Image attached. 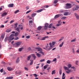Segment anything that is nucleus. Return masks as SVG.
I'll use <instances>...</instances> for the list:
<instances>
[{"label": "nucleus", "instance_id": "f257e3e1", "mask_svg": "<svg viewBox=\"0 0 79 79\" xmlns=\"http://www.w3.org/2000/svg\"><path fill=\"white\" fill-rule=\"evenodd\" d=\"M49 45L50 46V47H49V46H46V49L45 50H50L51 49H52L53 47V45L52 44V43H50L49 44Z\"/></svg>", "mask_w": 79, "mask_h": 79}, {"label": "nucleus", "instance_id": "f03ea898", "mask_svg": "<svg viewBox=\"0 0 79 79\" xmlns=\"http://www.w3.org/2000/svg\"><path fill=\"white\" fill-rule=\"evenodd\" d=\"M35 49L37 50L38 52H40L39 53L42 54L43 55H44V53L42 52V49L40 48H35Z\"/></svg>", "mask_w": 79, "mask_h": 79}, {"label": "nucleus", "instance_id": "7ed1b4c3", "mask_svg": "<svg viewBox=\"0 0 79 79\" xmlns=\"http://www.w3.org/2000/svg\"><path fill=\"white\" fill-rule=\"evenodd\" d=\"M66 5V6L65 7L66 9H69L72 7V5L70 3H67Z\"/></svg>", "mask_w": 79, "mask_h": 79}, {"label": "nucleus", "instance_id": "20e7f679", "mask_svg": "<svg viewBox=\"0 0 79 79\" xmlns=\"http://www.w3.org/2000/svg\"><path fill=\"white\" fill-rule=\"evenodd\" d=\"M72 66H71V64H69L68 65V67L66 66H64V70H69V68H71Z\"/></svg>", "mask_w": 79, "mask_h": 79}, {"label": "nucleus", "instance_id": "39448f33", "mask_svg": "<svg viewBox=\"0 0 79 79\" xmlns=\"http://www.w3.org/2000/svg\"><path fill=\"white\" fill-rule=\"evenodd\" d=\"M5 33H3L1 35V38H0V41L3 40L5 38Z\"/></svg>", "mask_w": 79, "mask_h": 79}, {"label": "nucleus", "instance_id": "423d86ee", "mask_svg": "<svg viewBox=\"0 0 79 79\" xmlns=\"http://www.w3.org/2000/svg\"><path fill=\"white\" fill-rule=\"evenodd\" d=\"M21 42L20 41L15 43V45L16 46V47H19V46H20V45H21Z\"/></svg>", "mask_w": 79, "mask_h": 79}, {"label": "nucleus", "instance_id": "0eeeda50", "mask_svg": "<svg viewBox=\"0 0 79 79\" xmlns=\"http://www.w3.org/2000/svg\"><path fill=\"white\" fill-rule=\"evenodd\" d=\"M15 36V35L14 34H11L9 37L10 40H14V37H13Z\"/></svg>", "mask_w": 79, "mask_h": 79}, {"label": "nucleus", "instance_id": "6e6552de", "mask_svg": "<svg viewBox=\"0 0 79 79\" xmlns=\"http://www.w3.org/2000/svg\"><path fill=\"white\" fill-rule=\"evenodd\" d=\"M73 70V69H72L71 68L70 69H69V70H67V71H66V72L67 74H69L71 72H72Z\"/></svg>", "mask_w": 79, "mask_h": 79}, {"label": "nucleus", "instance_id": "1a4fd4ad", "mask_svg": "<svg viewBox=\"0 0 79 79\" xmlns=\"http://www.w3.org/2000/svg\"><path fill=\"white\" fill-rule=\"evenodd\" d=\"M21 26V25H19L18 26V27H17L16 29H15L16 31H18L19 32H20V31L19 30V29H20V27Z\"/></svg>", "mask_w": 79, "mask_h": 79}, {"label": "nucleus", "instance_id": "9d476101", "mask_svg": "<svg viewBox=\"0 0 79 79\" xmlns=\"http://www.w3.org/2000/svg\"><path fill=\"white\" fill-rule=\"evenodd\" d=\"M33 21H32V20H31L29 21V26H31V27H32L31 26H33Z\"/></svg>", "mask_w": 79, "mask_h": 79}, {"label": "nucleus", "instance_id": "9b49d317", "mask_svg": "<svg viewBox=\"0 0 79 79\" xmlns=\"http://www.w3.org/2000/svg\"><path fill=\"white\" fill-rule=\"evenodd\" d=\"M61 15H62V14L60 15V14H58L56 15L54 19H56L57 18H59V17H60V16H61Z\"/></svg>", "mask_w": 79, "mask_h": 79}, {"label": "nucleus", "instance_id": "f8f14e48", "mask_svg": "<svg viewBox=\"0 0 79 79\" xmlns=\"http://www.w3.org/2000/svg\"><path fill=\"white\" fill-rule=\"evenodd\" d=\"M79 6H76V7H73V11H75V10H77L78 9H79Z\"/></svg>", "mask_w": 79, "mask_h": 79}, {"label": "nucleus", "instance_id": "ddd939ff", "mask_svg": "<svg viewBox=\"0 0 79 79\" xmlns=\"http://www.w3.org/2000/svg\"><path fill=\"white\" fill-rule=\"evenodd\" d=\"M48 37H49L48 36H46L42 38H41V39H40V40H45V39H48Z\"/></svg>", "mask_w": 79, "mask_h": 79}, {"label": "nucleus", "instance_id": "4468645a", "mask_svg": "<svg viewBox=\"0 0 79 79\" xmlns=\"http://www.w3.org/2000/svg\"><path fill=\"white\" fill-rule=\"evenodd\" d=\"M74 15L75 16H76L77 19L78 20H79V15H78L76 13H74Z\"/></svg>", "mask_w": 79, "mask_h": 79}, {"label": "nucleus", "instance_id": "2eb2a0df", "mask_svg": "<svg viewBox=\"0 0 79 79\" xmlns=\"http://www.w3.org/2000/svg\"><path fill=\"white\" fill-rule=\"evenodd\" d=\"M58 24L56 25V27H59V26H60L61 24V23L60 21H58Z\"/></svg>", "mask_w": 79, "mask_h": 79}, {"label": "nucleus", "instance_id": "dca6fc26", "mask_svg": "<svg viewBox=\"0 0 79 79\" xmlns=\"http://www.w3.org/2000/svg\"><path fill=\"white\" fill-rule=\"evenodd\" d=\"M7 40H11L10 38L8 37H6L5 39V40H4L5 42H6Z\"/></svg>", "mask_w": 79, "mask_h": 79}, {"label": "nucleus", "instance_id": "f3484780", "mask_svg": "<svg viewBox=\"0 0 79 79\" xmlns=\"http://www.w3.org/2000/svg\"><path fill=\"white\" fill-rule=\"evenodd\" d=\"M13 5H14V4H10L8 6L9 8L13 7Z\"/></svg>", "mask_w": 79, "mask_h": 79}, {"label": "nucleus", "instance_id": "a211bd4d", "mask_svg": "<svg viewBox=\"0 0 79 79\" xmlns=\"http://www.w3.org/2000/svg\"><path fill=\"white\" fill-rule=\"evenodd\" d=\"M42 26H40L38 27L37 28L38 31H40V30H41V29H42Z\"/></svg>", "mask_w": 79, "mask_h": 79}, {"label": "nucleus", "instance_id": "6ab92c4d", "mask_svg": "<svg viewBox=\"0 0 79 79\" xmlns=\"http://www.w3.org/2000/svg\"><path fill=\"white\" fill-rule=\"evenodd\" d=\"M6 15H7V13L4 12L2 15L1 16H6Z\"/></svg>", "mask_w": 79, "mask_h": 79}, {"label": "nucleus", "instance_id": "aec40b11", "mask_svg": "<svg viewBox=\"0 0 79 79\" xmlns=\"http://www.w3.org/2000/svg\"><path fill=\"white\" fill-rule=\"evenodd\" d=\"M13 78V77H9L6 78V79H12Z\"/></svg>", "mask_w": 79, "mask_h": 79}, {"label": "nucleus", "instance_id": "412c9836", "mask_svg": "<svg viewBox=\"0 0 79 79\" xmlns=\"http://www.w3.org/2000/svg\"><path fill=\"white\" fill-rule=\"evenodd\" d=\"M31 56H28L27 58V61H29L30 60V59H31Z\"/></svg>", "mask_w": 79, "mask_h": 79}, {"label": "nucleus", "instance_id": "4be33fe9", "mask_svg": "<svg viewBox=\"0 0 79 79\" xmlns=\"http://www.w3.org/2000/svg\"><path fill=\"white\" fill-rule=\"evenodd\" d=\"M7 69L10 71H11L12 70V68H11L10 67H8L7 68Z\"/></svg>", "mask_w": 79, "mask_h": 79}, {"label": "nucleus", "instance_id": "5701e85b", "mask_svg": "<svg viewBox=\"0 0 79 79\" xmlns=\"http://www.w3.org/2000/svg\"><path fill=\"white\" fill-rule=\"evenodd\" d=\"M64 37H62L59 40V41H58V42H60V41H61L62 40H63V39H64Z\"/></svg>", "mask_w": 79, "mask_h": 79}, {"label": "nucleus", "instance_id": "b1692460", "mask_svg": "<svg viewBox=\"0 0 79 79\" xmlns=\"http://www.w3.org/2000/svg\"><path fill=\"white\" fill-rule=\"evenodd\" d=\"M36 55L38 57H40L41 56V55L39 53H36Z\"/></svg>", "mask_w": 79, "mask_h": 79}, {"label": "nucleus", "instance_id": "393cba45", "mask_svg": "<svg viewBox=\"0 0 79 79\" xmlns=\"http://www.w3.org/2000/svg\"><path fill=\"white\" fill-rule=\"evenodd\" d=\"M32 56L33 58H34V59L35 60L36 58V56H35V55L34 54H32Z\"/></svg>", "mask_w": 79, "mask_h": 79}, {"label": "nucleus", "instance_id": "a878e982", "mask_svg": "<svg viewBox=\"0 0 79 79\" xmlns=\"http://www.w3.org/2000/svg\"><path fill=\"white\" fill-rule=\"evenodd\" d=\"M18 34H19V32H17L15 34V37H17L18 35Z\"/></svg>", "mask_w": 79, "mask_h": 79}, {"label": "nucleus", "instance_id": "bb28decb", "mask_svg": "<svg viewBox=\"0 0 79 79\" xmlns=\"http://www.w3.org/2000/svg\"><path fill=\"white\" fill-rule=\"evenodd\" d=\"M19 62V58H18L17 59V60L16 61V64H17V63H18Z\"/></svg>", "mask_w": 79, "mask_h": 79}, {"label": "nucleus", "instance_id": "cd10ccee", "mask_svg": "<svg viewBox=\"0 0 79 79\" xmlns=\"http://www.w3.org/2000/svg\"><path fill=\"white\" fill-rule=\"evenodd\" d=\"M62 74V69H60L59 70V74L61 75Z\"/></svg>", "mask_w": 79, "mask_h": 79}, {"label": "nucleus", "instance_id": "c85d7f7f", "mask_svg": "<svg viewBox=\"0 0 79 79\" xmlns=\"http://www.w3.org/2000/svg\"><path fill=\"white\" fill-rule=\"evenodd\" d=\"M14 26H15L14 27V28H16L18 26V23H15L14 24Z\"/></svg>", "mask_w": 79, "mask_h": 79}, {"label": "nucleus", "instance_id": "c756f323", "mask_svg": "<svg viewBox=\"0 0 79 79\" xmlns=\"http://www.w3.org/2000/svg\"><path fill=\"white\" fill-rule=\"evenodd\" d=\"M52 25H53V24H52V23H51L50 25H49L48 27L49 29H50V28H51L52 27Z\"/></svg>", "mask_w": 79, "mask_h": 79}, {"label": "nucleus", "instance_id": "7c9ffc66", "mask_svg": "<svg viewBox=\"0 0 79 79\" xmlns=\"http://www.w3.org/2000/svg\"><path fill=\"white\" fill-rule=\"evenodd\" d=\"M63 44H64V42H62V44L59 45L60 47H63Z\"/></svg>", "mask_w": 79, "mask_h": 79}, {"label": "nucleus", "instance_id": "2f4dec72", "mask_svg": "<svg viewBox=\"0 0 79 79\" xmlns=\"http://www.w3.org/2000/svg\"><path fill=\"white\" fill-rule=\"evenodd\" d=\"M64 16H68V12H66L64 13Z\"/></svg>", "mask_w": 79, "mask_h": 79}, {"label": "nucleus", "instance_id": "473e14b6", "mask_svg": "<svg viewBox=\"0 0 79 79\" xmlns=\"http://www.w3.org/2000/svg\"><path fill=\"white\" fill-rule=\"evenodd\" d=\"M55 74V70H54L52 71V74L53 75V74Z\"/></svg>", "mask_w": 79, "mask_h": 79}, {"label": "nucleus", "instance_id": "72a5a7b5", "mask_svg": "<svg viewBox=\"0 0 79 79\" xmlns=\"http://www.w3.org/2000/svg\"><path fill=\"white\" fill-rule=\"evenodd\" d=\"M41 11H42V9L38 10L36 11V12H37V13H40V12H41Z\"/></svg>", "mask_w": 79, "mask_h": 79}, {"label": "nucleus", "instance_id": "f704fd0d", "mask_svg": "<svg viewBox=\"0 0 79 79\" xmlns=\"http://www.w3.org/2000/svg\"><path fill=\"white\" fill-rule=\"evenodd\" d=\"M23 48H21L19 49V52H21L22 50H23Z\"/></svg>", "mask_w": 79, "mask_h": 79}, {"label": "nucleus", "instance_id": "c9c22d12", "mask_svg": "<svg viewBox=\"0 0 79 79\" xmlns=\"http://www.w3.org/2000/svg\"><path fill=\"white\" fill-rule=\"evenodd\" d=\"M36 15V13L33 14L31 15V16H32V17H34L35 16V15Z\"/></svg>", "mask_w": 79, "mask_h": 79}, {"label": "nucleus", "instance_id": "e433bc0d", "mask_svg": "<svg viewBox=\"0 0 79 79\" xmlns=\"http://www.w3.org/2000/svg\"><path fill=\"white\" fill-rule=\"evenodd\" d=\"M51 62L50 60H48L47 61V63L48 64H50Z\"/></svg>", "mask_w": 79, "mask_h": 79}, {"label": "nucleus", "instance_id": "4c0bfd02", "mask_svg": "<svg viewBox=\"0 0 79 79\" xmlns=\"http://www.w3.org/2000/svg\"><path fill=\"white\" fill-rule=\"evenodd\" d=\"M48 66V64H47V65L44 66V69H46L47 68Z\"/></svg>", "mask_w": 79, "mask_h": 79}, {"label": "nucleus", "instance_id": "58836bf2", "mask_svg": "<svg viewBox=\"0 0 79 79\" xmlns=\"http://www.w3.org/2000/svg\"><path fill=\"white\" fill-rule=\"evenodd\" d=\"M6 32H11V30H6Z\"/></svg>", "mask_w": 79, "mask_h": 79}, {"label": "nucleus", "instance_id": "ea45409f", "mask_svg": "<svg viewBox=\"0 0 79 79\" xmlns=\"http://www.w3.org/2000/svg\"><path fill=\"white\" fill-rule=\"evenodd\" d=\"M48 23H46L44 24V26H46V27H48Z\"/></svg>", "mask_w": 79, "mask_h": 79}, {"label": "nucleus", "instance_id": "a19ab883", "mask_svg": "<svg viewBox=\"0 0 79 79\" xmlns=\"http://www.w3.org/2000/svg\"><path fill=\"white\" fill-rule=\"evenodd\" d=\"M57 2H58V0H55L54 2V3L55 4H56V3H57Z\"/></svg>", "mask_w": 79, "mask_h": 79}, {"label": "nucleus", "instance_id": "79ce46f5", "mask_svg": "<svg viewBox=\"0 0 79 79\" xmlns=\"http://www.w3.org/2000/svg\"><path fill=\"white\" fill-rule=\"evenodd\" d=\"M44 30H47V29H48V27L44 26Z\"/></svg>", "mask_w": 79, "mask_h": 79}, {"label": "nucleus", "instance_id": "37998d69", "mask_svg": "<svg viewBox=\"0 0 79 79\" xmlns=\"http://www.w3.org/2000/svg\"><path fill=\"white\" fill-rule=\"evenodd\" d=\"M19 10H16L14 13L15 14H16V13H18V12H19Z\"/></svg>", "mask_w": 79, "mask_h": 79}, {"label": "nucleus", "instance_id": "c03bdc74", "mask_svg": "<svg viewBox=\"0 0 79 79\" xmlns=\"http://www.w3.org/2000/svg\"><path fill=\"white\" fill-rule=\"evenodd\" d=\"M45 61V59H41L40 60V62H43V61Z\"/></svg>", "mask_w": 79, "mask_h": 79}, {"label": "nucleus", "instance_id": "a18cd8bd", "mask_svg": "<svg viewBox=\"0 0 79 79\" xmlns=\"http://www.w3.org/2000/svg\"><path fill=\"white\" fill-rule=\"evenodd\" d=\"M24 69L26 71H28V70H29V69H28V68H27L26 67H24Z\"/></svg>", "mask_w": 79, "mask_h": 79}, {"label": "nucleus", "instance_id": "49530a36", "mask_svg": "<svg viewBox=\"0 0 79 79\" xmlns=\"http://www.w3.org/2000/svg\"><path fill=\"white\" fill-rule=\"evenodd\" d=\"M31 11H32V10H29L27 11L26 13V14H28V13H30Z\"/></svg>", "mask_w": 79, "mask_h": 79}, {"label": "nucleus", "instance_id": "de8ad7c7", "mask_svg": "<svg viewBox=\"0 0 79 79\" xmlns=\"http://www.w3.org/2000/svg\"><path fill=\"white\" fill-rule=\"evenodd\" d=\"M33 60H31V61L30 64V65H32V63H33Z\"/></svg>", "mask_w": 79, "mask_h": 79}, {"label": "nucleus", "instance_id": "09e8293b", "mask_svg": "<svg viewBox=\"0 0 79 79\" xmlns=\"http://www.w3.org/2000/svg\"><path fill=\"white\" fill-rule=\"evenodd\" d=\"M66 17H62L61 19H66Z\"/></svg>", "mask_w": 79, "mask_h": 79}, {"label": "nucleus", "instance_id": "8fccbe9b", "mask_svg": "<svg viewBox=\"0 0 79 79\" xmlns=\"http://www.w3.org/2000/svg\"><path fill=\"white\" fill-rule=\"evenodd\" d=\"M18 39H19V38L18 37H17L14 39V40H18Z\"/></svg>", "mask_w": 79, "mask_h": 79}, {"label": "nucleus", "instance_id": "3c124183", "mask_svg": "<svg viewBox=\"0 0 79 79\" xmlns=\"http://www.w3.org/2000/svg\"><path fill=\"white\" fill-rule=\"evenodd\" d=\"M27 18H28L29 19H32V17H31L29 16V15H28L27 16Z\"/></svg>", "mask_w": 79, "mask_h": 79}, {"label": "nucleus", "instance_id": "603ef678", "mask_svg": "<svg viewBox=\"0 0 79 79\" xmlns=\"http://www.w3.org/2000/svg\"><path fill=\"white\" fill-rule=\"evenodd\" d=\"M76 41V39H73L71 41V42H75Z\"/></svg>", "mask_w": 79, "mask_h": 79}, {"label": "nucleus", "instance_id": "864d4df0", "mask_svg": "<svg viewBox=\"0 0 79 79\" xmlns=\"http://www.w3.org/2000/svg\"><path fill=\"white\" fill-rule=\"evenodd\" d=\"M13 22H14V20H11L10 22V24H11V23H13Z\"/></svg>", "mask_w": 79, "mask_h": 79}, {"label": "nucleus", "instance_id": "5fc2aeb1", "mask_svg": "<svg viewBox=\"0 0 79 79\" xmlns=\"http://www.w3.org/2000/svg\"><path fill=\"white\" fill-rule=\"evenodd\" d=\"M26 39H29V38H30V35L27 36L26 37Z\"/></svg>", "mask_w": 79, "mask_h": 79}, {"label": "nucleus", "instance_id": "6e6d98bb", "mask_svg": "<svg viewBox=\"0 0 79 79\" xmlns=\"http://www.w3.org/2000/svg\"><path fill=\"white\" fill-rule=\"evenodd\" d=\"M55 44V42H52V45H54Z\"/></svg>", "mask_w": 79, "mask_h": 79}, {"label": "nucleus", "instance_id": "4d7b16f0", "mask_svg": "<svg viewBox=\"0 0 79 79\" xmlns=\"http://www.w3.org/2000/svg\"><path fill=\"white\" fill-rule=\"evenodd\" d=\"M20 27V29L21 30H23V27H22V26L21 25V27L19 26Z\"/></svg>", "mask_w": 79, "mask_h": 79}, {"label": "nucleus", "instance_id": "13d9d810", "mask_svg": "<svg viewBox=\"0 0 79 79\" xmlns=\"http://www.w3.org/2000/svg\"><path fill=\"white\" fill-rule=\"evenodd\" d=\"M26 9L27 10H29V6H27L26 7Z\"/></svg>", "mask_w": 79, "mask_h": 79}, {"label": "nucleus", "instance_id": "bf43d9fd", "mask_svg": "<svg viewBox=\"0 0 79 79\" xmlns=\"http://www.w3.org/2000/svg\"><path fill=\"white\" fill-rule=\"evenodd\" d=\"M33 75H34V76H35V77H37V75L36 74H33Z\"/></svg>", "mask_w": 79, "mask_h": 79}, {"label": "nucleus", "instance_id": "052dcab7", "mask_svg": "<svg viewBox=\"0 0 79 79\" xmlns=\"http://www.w3.org/2000/svg\"><path fill=\"white\" fill-rule=\"evenodd\" d=\"M56 61V58H54L53 60V61Z\"/></svg>", "mask_w": 79, "mask_h": 79}, {"label": "nucleus", "instance_id": "680f3d73", "mask_svg": "<svg viewBox=\"0 0 79 79\" xmlns=\"http://www.w3.org/2000/svg\"><path fill=\"white\" fill-rule=\"evenodd\" d=\"M44 8H48V7H49V6H44Z\"/></svg>", "mask_w": 79, "mask_h": 79}, {"label": "nucleus", "instance_id": "e2e57ef3", "mask_svg": "<svg viewBox=\"0 0 79 79\" xmlns=\"http://www.w3.org/2000/svg\"><path fill=\"white\" fill-rule=\"evenodd\" d=\"M8 20L5 21L4 22V23L6 24V23H8Z\"/></svg>", "mask_w": 79, "mask_h": 79}, {"label": "nucleus", "instance_id": "0e129e2a", "mask_svg": "<svg viewBox=\"0 0 79 79\" xmlns=\"http://www.w3.org/2000/svg\"><path fill=\"white\" fill-rule=\"evenodd\" d=\"M72 50V52H73V53H74V52H75V51H74V49L73 48Z\"/></svg>", "mask_w": 79, "mask_h": 79}, {"label": "nucleus", "instance_id": "69168bd1", "mask_svg": "<svg viewBox=\"0 0 79 79\" xmlns=\"http://www.w3.org/2000/svg\"><path fill=\"white\" fill-rule=\"evenodd\" d=\"M0 27H2V28H3L5 26H4V25H1V26Z\"/></svg>", "mask_w": 79, "mask_h": 79}, {"label": "nucleus", "instance_id": "338daca9", "mask_svg": "<svg viewBox=\"0 0 79 79\" xmlns=\"http://www.w3.org/2000/svg\"><path fill=\"white\" fill-rule=\"evenodd\" d=\"M3 69H2L0 70V71L1 73H3Z\"/></svg>", "mask_w": 79, "mask_h": 79}, {"label": "nucleus", "instance_id": "774afa93", "mask_svg": "<svg viewBox=\"0 0 79 79\" xmlns=\"http://www.w3.org/2000/svg\"><path fill=\"white\" fill-rule=\"evenodd\" d=\"M27 49H28V50H29V51L31 50V48L30 47H29Z\"/></svg>", "mask_w": 79, "mask_h": 79}]
</instances>
